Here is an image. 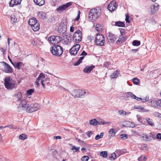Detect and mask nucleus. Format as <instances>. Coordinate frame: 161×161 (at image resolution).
Segmentation results:
<instances>
[{
	"instance_id": "20e7f679",
	"label": "nucleus",
	"mask_w": 161,
	"mask_h": 161,
	"mask_svg": "<svg viewBox=\"0 0 161 161\" xmlns=\"http://www.w3.org/2000/svg\"><path fill=\"white\" fill-rule=\"evenodd\" d=\"M40 108L39 105L36 103H33L29 105L27 108L26 112L29 113H32L39 109Z\"/></svg>"
},
{
	"instance_id": "c9c22d12",
	"label": "nucleus",
	"mask_w": 161,
	"mask_h": 161,
	"mask_svg": "<svg viewBox=\"0 0 161 161\" xmlns=\"http://www.w3.org/2000/svg\"><path fill=\"white\" fill-rule=\"evenodd\" d=\"M96 29L98 32H100L102 31V26L100 24H97L96 25Z\"/></svg>"
},
{
	"instance_id": "5701e85b",
	"label": "nucleus",
	"mask_w": 161,
	"mask_h": 161,
	"mask_svg": "<svg viewBox=\"0 0 161 161\" xmlns=\"http://www.w3.org/2000/svg\"><path fill=\"white\" fill-rule=\"evenodd\" d=\"M78 91L80 97H83L84 96L87 95L88 94V92H87L86 91L84 90H82L79 89Z\"/></svg>"
},
{
	"instance_id": "f704fd0d",
	"label": "nucleus",
	"mask_w": 161,
	"mask_h": 161,
	"mask_svg": "<svg viewBox=\"0 0 161 161\" xmlns=\"http://www.w3.org/2000/svg\"><path fill=\"white\" fill-rule=\"evenodd\" d=\"M126 95L127 97H130L132 98H135L136 97V96L133 94L132 92H128L126 93Z\"/></svg>"
},
{
	"instance_id": "69168bd1",
	"label": "nucleus",
	"mask_w": 161,
	"mask_h": 161,
	"mask_svg": "<svg viewBox=\"0 0 161 161\" xmlns=\"http://www.w3.org/2000/svg\"><path fill=\"white\" fill-rule=\"evenodd\" d=\"M87 55V53L85 51H83L80 54V56H85Z\"/></svg>"
},
{
	"instance_id": "f3484780",
	"label": "nucleus",
	"mask_w": 161,
	"mask_h": 161,
	"mask_svg": "<svg viewBox=\"0 0 161 161\" xmlns=\"http://www.w3.org/2000/svg\"><path fill=\"white\" fill-rule=\"evenodd\" d=\"M94 67L95 66L94 65L86 66L83 69V72L85 73H89Z\"/></svg>"
},
{
	"instance_id": "dca6fc26",
	"label": "nucleus",
	"mask_w": 161,
	"mask_h": 161,
	"mask_svg": "<svg viewBox=\"0 0 161 161\" xmlns=\"http://www.w3.org/2000/svg\"><path fill=\"white\" fill-rule=\"evenodd\" d=\"M58 31L60 34H63L67 30V27L65 25L63 24H60L58 27Z\"/></svg>"
},
{
	"instance_id": "c756f323",
	"label": "nucleus",
	"mask_w": 161,
	"mask_h": 161,
	"mask_svg": "<svg viewBox=\"0 0 161 161\" xmlns=\"http://www.w3.org/2000/svg\"><path fill=\"white\" fill-rule=\"evenodd\" d=\"M145 120L151 126H154V124L152 119L148 118H147L145 119Z\"/></svg>"
},
{
	"instance_id": "412c9836",
	"label": "nucleus",
	"mask_w": 161,
	"mask_h": 161,
	"mask_svg": "<svg viewBox=\"0 0 161 161\" xmlns=\"http://www.w3.org/2000/svg\"><path fill=\"white\" fill-rule=\"evenodd\" d=\"M37 23V20L34 17H33L32 18L30 19L28 22L29 24L31 25V27Z\"/></svg>"
},
{
	"instance_id": "6e6d98bb",
	"label": "nucleus",
	"mask_w": 161,
	"mask_h": 161,
	"mask_svg": "<svg viewBox=\"0 0 161 161\" xmlns=\"http://www.w3.org/2000/svg\"><path fill=\"white\" fill-rule=\"evenodd\" d=\"M120 137L122 138L125 139L127 138L128 135L126 134H121L120 135Z\"/></svg>"
},
{
	"instance_id": "423d86ee",
	"label": "nucleus",
	"mask_w": 161,
	"mask_h": 161,
	"mask_svg": "<svg viewBox=\"0 0 161 161\" xmlns=\"http://www.w3.org/2000/svg\"><path fill=\"white\" fill-rule=\"evenodd\" d=\"M100 14L99 12L96 9H92L89 12V17L93 20H95L97 18Z\"/></svg>"
},
{
	"instance_id": "9d476101",
	"label": "nucleus",
	"mask_w": 161,
	"mask_h": 161,
	"mask_svg": "<svg viewBox=\"0 0 161 161\" xmlns=\"http://www.w3.org/2000/svg\"><path fill=\"white\" fill-rule=\"evenodd\" d=\"M149 102L151 104V105L155 108L158 107H161V99L158 100H150Z\"/></svg>"
},
{
	"instance_id": "5fc2aeb1",
	"label": "nucleus",
	"mask_w": 161,
	"mask_h": 161,
	"mask_svg": "<svg viewBox=\"0 0 161 161\" xmlns=\"http://www.w3.org/2000/svg\"><path fill=\"white\" fill-rule=\"evenodd\" d=\"M148 97H146L143 98H139V100H141L143 102H145L148 100Z\"/></svg>"
},
{
	"instance_id": "473e14b6",
	"label": "nucleus",
	"mask_w": 161,
	"mask_h": 161,
	"mask_svg": "<svg viewBox=\"0 0 161 161\" xmlns=\"http://www.w3.org/2000/svg\"><path fill=\"white\" fill-rule=\"evenodd\" d=\"M114 25L119 27H124L125 26V24L121 21H118L114 22Z\"/></svg>"
},
{
	"instance_id": "4c0bfd02",
	"label": "nucleus",
	"mask_w": 161,
	"mask_h": 161,
	"mask_svg": "<svg viewBox=\"0 0 161 161\" xmlns=\"http://www.w3.org/2000/svg\"><path fill=\"white\" fill-rule=\"evenodd\" d=\"M139 148L142 150H145L147 148V146L146 144H142Z\"/></svg>"
},
{
	"instance_id": "8fccbe9b",
	"label": "nucleus",
	"mask_w": 161,
	"mask_h": 161,
	"mask_svg": "<svg viewBox=\"0 0 161 161\" xmlns=\"http://www.w3.org/2000/svg\"><path fill=\"white\" fill-rule=\"evenodd\" d=\"M19 138L20 139L24 140L26 139L27 137L25 134H22L19 136Z\"/></svg>"
},
{
	"instance_id": "bf43d9fd",
	"label": "nucleus",
	"mask_w": 161,
	"mask_h": 161,
	"mask_svg": "<svg viewBox=\"0 0 161 161\" xmlns=\"http://www.w3.org/2000/svg\"><path fill=\"white\" fill-rule=\"evenodd\" d=\"M154 115L156 116H158L159 117H160L161 116V114L158 112H155L154 113Z\"/></svg>"
},
{
	"instance_id": "7ed1b4c3",
	"label": "nucleus",
	"mask_w": 161,
	"mask_h": 161,
	"mask_svg": "<svg viewBox=\"0 0 161 161\" xmlns=\"http://www.w3.org/2000/svg\"><path fill=\"white\" fill-rule=\"evenodd\" d=\"M52 53L56 56H60L63 53V48L60 46L54 45L51 50Z\"/></svg>"
},
{
	"instance_id": "603ef678",
	"label": "nucleus",
	"mask_w": 161,
	"mask_h": 161,
	"mask_svg": "<svg viewBox=\"0 0 161 161\" xmlns=\"http://www.w3.org/2000/svg\"><path fill=\"white\" fill-rule=\"evenodd\" d=\"M89 159V157L87 156H85L81 158L82 161H88Z\"/></svg>"
},
{
	"instance_id": "774afa93",
	"label": "nucleus",
	"mask_w": 161,
	"mask_h": 161,
	"mask_svg": "<svg viewBox=\"0 0 161 161\" xmlns=\"http://www.w3.org/2000/svg\"><path fill=\"white\" fill-rule=\"evenodd\" d=\"M42 79V80H41V82L42 86H43V87L44 88L45 87V84L43 83V81H44V80H43V79Z\"/></svg>"
},
{
	"instance_id": "ddd939ff",
	"label": "nucleus",
	"mask_w": 161,
	"mask_h": 161,
	"mask_svg": "<svg viewBox=\"0 0 161 161\" xmlns=\"http://www.w3.org/2000/svg\"><path fill=\"white\" fill-rule=\"evenodd\" d=\"M29 104L26 101L25 99L21 100L20 103L19 104V108H21V110H27V108L28 107Z\"/></svg>"
},
{
	"instance_id": "6e6552de",
	"label": "nucleus",
	"mask_w": 161,
	"mask_h": 161,
	"mask_svg": "<svg viewBox=\"0 0 161 161\" xmlns=\"http://www.w3.org/2000/svg\"><path fill=\"white\" fill-rule=\"evenodd\" d=\"M159 6L158 4L155 3L151 5L149 7V11L152 14H154L158 10Z\"/></svg>"
},
{
	"instance_id": "c85d7f7f",
	"label": "nucleus",
	"mask_w": 161,
	"mask_h": 161,
	"mask_svg": "<svg viewBox=\"0 0 161 161\" xmlns=\"http://www.w3.org/2000/svg\"><path fill=\"white\" fill-rule=\"evenodd\" d=\"M32 29L34 31H38L40 29V25L38 23H37L36 24L33 25L31 27Z\"/></svg>"
},
{
	"instance_id": "f03ea898",
	"label": "nucleus",
	"mask_w": 161,
	"mask_h": 161,
	"mask_svg": "<svg viewBox=\"0 0 161 161\" xmlns=\"http://www.w3.org/2000/svg\"><path fill=\"white\" fill-rule=\"evenodd\" d=\"M105 42V38L103 35L98 33L96 34L95 40V44L96 45L98 46H104Z\"/></svg>"
},
{
	"instance_id": "58836bf2",
	"label": "nucleus",
	"mask_w": 161,
	"mask_h": 161,
	"mask_svg": "<svg viewBox=\"0 0 161 161\" xmlns=\"http://www.w3.org/2000/svg\"><path fill=\"white\" fill-rule=\"evenodd\" d=\"M132 45L134 46H138L140 45V42L138 40H134L132 42Z\"/></svg>"
},
{
	"instance_id": "338daca9",
	"label": "nucleus",
	"mask_w": 161,
	"mask_h": 161,
	"mask_svg": "<svg viewBox=\"0 0 161 161\" xmlns=\"http://www.w3.org/2000/svg\"><path fill=\"white\" fill-rule=\"evenodd\" d=\"M53 138L54 139H61V137L60 136H54Z\"/></svg>"
},
{
	"instance_id": "bb28decb",
	"label": "nucleus",
	"mask_w": 161,
	"mask_h": 161,
	"mask_svg": "<svg viewBox=\"0 0 161 161\" xmlns=\"http://www.w3.org/2000/svg\"><path fill=\"white\" fill-rule=\"evenodd\" d=\"M34 3L39 6H42L44 4V0H34Z\"/></svg>"
},
{
	"instance_id": "a211bd4d",
	"label": "nucleus",
	"mask_w": 161,
	"mask_h": 161,
	"mask_svg": "<svg viewBox=\"0 0 161 161\" xmlns=\"http://www.w3.org/2000/svg\"><path fill=\"white\" fill-rule=\"evenodd\" d=\"M21 0H11L9 3V5L11 7L20 4Z\"/></svg>"
},
{
	"instance_id": "3c124183",
	"label": "nucleus",
	"mask_w": 161,
	"mask_h": 161,
	"mask_svg": "<svg viewBox=\"0 0 161 161\" xmlns=\"http://www.w3.org/2000/svg\"><path fill=\"white\" fill-rule=\"evenodd\" d=\"M34 92V89H31L28 90L27 91V94L28 95H31L32 93Z\"/></svg>"
},
{
	"instance_id": "aec40b11",
	"label": "nucleus",
	"mask_w": 161,
	"mask_h": 161,
	"mask_svg": "<svg viewBox=\"0 0 161 161\" xmlns=\"http://www.w3.org/2000/svg\"><path fill=\"white\" fill-rule=\"evenodd\" d=\"M115 153L118 154V156H119L121 155L124 154L126 153H128V152L126 151V150L124 149H117L115 151Z\"/></svg>"
},
{
	"instance_id": "de8ad7c7",
	"label": "nucleus",
	"mask_w": 161,
	"mask_h": 161,
	"mask_svg": "<svg viewBox=\"0 0 161 161\" xmlns=\"http://www.w3.org/2000/svg\"><path fill=\"white\" fill-rule=\"evenodd\" d=\"M127 125L130 127H134L135 126V124L134 123L129 121L127 122Z\"/></svg>"
},
{
	"instance_id": "9b49d317",
	"label": "nucleus",
	"mask_w": 161,
	"mask_h": 161,
	"mask_svg": "<svg viewBox=\"0 0 161 161\" xmlns=\"http://www.w3.org/2000/svg\"><path fill=\"white\" fill-rule=\"evenodd\" d=\"M72 3V2H69L66 3L65 4L62 5L60 6L57 9V11L58 12L60 13L61 12L64 11L70 6Z\"/></svg>"
},
{
	"instance_id": "4d7b16f0",
	"label": "nucleus",
	"mask_w": 161,
	"mask_h": 161,
	"mask_svg": "<svg viewBox=\"0 0 161 161\" xmlns=\"http://www.w3.org/2000/svg\"><path fill=\"white\" fill-rule=\"evenodd\" d=\"M126 15V18L125 19V20L126 21L127 23H130V21L129 20V16L128 14H125Z\"/></svg>"
},
{
	"instance_id": "4468645a",
	"label": "nucleus",
	"mask_w": 161,
	"mask_h": 161,
	"mask_svg": "<svg viewBox=\"0 0 161 161\" xmlns=\"http://www.w3.org/2000/svg\"><path fill=\"white\" fill-rule=\"evenodd\" d=\"M107 35V38L108 42L112 43L114 42L116 39L114 35L110 32H108Z\"/></svg>"
},
{
	"instance_id": "f8f14e48",
	"label": "nucleus",
	"mask_w": 161,
	"mask_h": 161,
	"mask_svg": "<svg viewBox=\"0 0 161 161\" xmlns=\"http://www.w3.org/2000/svg\"><path fill=\"white\" fill-rule=\"evenodd\" d=\"M80 45L79 44H76L75 45L70 49L69 52L72 55H75L77 54L78 51L80 48Z\"/></svg>"
},
{
	"instance_id": "f257e3e1",
	"label": "nucleus",
	"mask_w": 161,
	"mask_h": 161,
	"mask_svg": "<svg viewBox=\"0 0 161 161\" xmlns=\"http://www.w3.org/2000/svg\"><path fill=\"white\" fill-rule=\"evenodd\" d=\"M16 82L9 76L6 77L4 79V85L5 88L8 90H12L15 88Z\"/></svg>"
},
{
	"instance_id": "7c9ffc66",
	"label": "nucleus",
	"mask_w": 161,
	"mask_h": 161,
	"mask_svg": "<svg viewBox=\"0 0 161 161\" xmlns=\"http://www.w3.org/2000/svg\"><path fill=\"white\" fill-rule=\"evenodd\" d=\"M97 125H105L106 124H110L111 123V122H106L104 120H97Z\"/></svg>"
},
{
	"instance_id": "13d9d810",
	"label": "nucleus",
	"mask_w": 161,
	"mask_h": 161,
	"mask_svg": "<svg viewBox=\"0 0 161 161\" xmlns=\"http://www.w3.org/2000/svg\"><path fill=\"white\" fill-rule=\"evenodd\" d=\"M119 113L120 115L123 114L124 115H126V112L124 111H121V110H119Z\"/></svg>"
},
{
	"instance_id": "72a5a7b5",
	"label": "nucleus",
	"mask_w": 161,
	"mask_h": 161,
	"mask_svg": "<svg viewBox=\"0 0 161 161\" xmlns=\"http://www.w3.org/2000/svg\"><path fill=\"white\" fill-rule=\"evenodd\" d=\"M84 56L80 57L78 61L75 62L74 65V66H77L79 65L81 63L82 60L84 59Z\"/></svg>"
},
{
	"instance_id": "1a4fd4ad",
	"label": "nucleus",
	"mask_w": 161,
	"mask_h": 161,
	"mask_svg": "<svg viewBox=\"0 0 161 161\" xmlns=\"http://www.w3.org/2000/svg\"><path fill=\"white\" fill-rule=\"evenodd\" d=\"M118 7V4L115 0H113L109 4L108 8L110 11H113L115 10Z\"/></svg>"
},
{
	"instance_id": "ea45409f",
	"label": "nucleus",
	"mask_w": 161,
	"mask_h": 161,
	"mask_svg": "<svg viewBox=\"0 0 161 161\" xmlns=\"http://www.w3.org/2000/svg\"><path fill=\"white\" fill-rule=\"evenodd\" d=\"M104 133L101 132L100 133V135H97L95 137V139L96 140H98L102 138L103 136Z\"/></svg>"
},
{
	"instance_id": "680f3d73",
	"label": "nucleus",
	"mask_w": 161,
	"mask_h": 161,
	"mask_svg": "<svg viewBox=\"0 0 161 161\" xmlns=\"http://www.w3.org/2000/svg\"><path fill=\"white\" fill-rule=\"evenodd\" d=\"M156 137L158 139H161V133H158Z\"/></svg>"
},
{
	"instance_id": "c03bdc74",
	"label": "nucleus",
	"mask_w": 161,
	"mask_h": 161,
	"mask_svg": "<svg viewBox=\"0 0 161 161\" xmlns=\"http://www.w3.org/2000/svg\"><path fill=\"white\" fill-rule=\"evenodd\" d=\"M110 159L111 160H115L116 158V153H114L111 154V156L110 157Z\"/></svg>"
},
{
	"instance_id": "b1692460",
	"label": "nucleus",
	"mask_w": 161,
	"mask_h": 161,
	"mask_svg": "<svg viewBox=\"0 0 161 161\" xmlns=\"http://www.w3.org/2000/svg\"><path fill=\"white\" fill-rule=\"evenodd\" d=\"M72 95L75 98H79L78 89H75L72 92Z\"/></svg>"
},
{
	"instance_id": "49530a36",
	"label": "nucleus",
	"mask_w": 161,
	"mask_h": 161,
	"mask_svg": "<svg viewBox=\"0 0 161 161\" xmlns=\"http://www.w3.org/2000/svg\"><path fill=\"white\" fill-rule=\"evenodd\" d=\"M119 73L117 71L114 72L112 75H111V76L113 78H116L119 75Z\"/></svg>"
},
{
	"instance_id": "e2e57ef3",
	"label": "nucleus",
	"mask_w": 161,
	"mask_h": 161,
	"mask_svg": "<svg viewBox=\"0 0 161 161\" xmlns=\"http://www.w3.org/2000/svg\"><path fill=\"white\" fill-rule=\"evenodd\" d=\"M0 50L1 52L2 53L3 55H4L6 52L5 50L3 48H0Z\"/></svg>"
},
{
	"instance_id": "37998d69",
	"label": "nucleus",
	"mask_w": 161,
	"mask_h": 161,
	"mask_svg": "<svg viewBox=\"0 0 161 161\" xmlns=\"http://www.w3.org/2000/svg\"><path fill=\"white\" fill-rule=\"evenodd\" d=\"M11 19L14 23H15L17 21V19L16 16L14 14L11 16Z\"/></svg>"
},
{
	"instance_id": "393cba45",
	"label": "nucleus",
	"mask_w": 161,
	"mask_h": 161,
	"mask_svg": "<svg viewBox=\"0 0 161 161\" xmlns=\"http://www.w3.org/2000/svg\"><path fill=\"white\" fill-rule=\"evenodd\" d=\"M12 64L15 68L19 69L21 68L20 66L23 64V63L22 62H20L17 63H12Z\"/></svg>"
},
{
	"instance_id": "4be33fe9",
	"label": "nucleus",
	"mask_w": 161,
	"mask_h": 161,
	"mask_svg": "<svg viewBox=\"0 0 161 161\" xmlns=\"http://www.w3.org/2000/svg\"><path fill=\"white\" fill-rule=\"evenodd\" d=\"M127 39L126 36H121L117 41L116 43L118 45H119L124 42Z\"/></svg>"
},
{
	"instance_id": "a18cd8bd",
	"label": "nucleus",
	"mask_w": 161,
	"mask_h": 161,
	"mask_svg": "<svg viewBox=\"0 0 161 161\" xmlns=\"http://www.w3.org/2000/svg\"><path fill=\"white\" fill-rule=\"evenodd\" d=\"M80 148V147H76L75 146H73L71 148V150H75V151H74V153H75L77 151H79Z\"/></svg>"
},
{
	"instance_id": "864d4df0",
	"label": "nucleus",
	"mask_w": 161,
	"mask_h": 161,
	"mask_svg": "<svg viewBox=\"0 0 161 161\" xmlns=\"http://www.w3.org/2000/svg\"><path fill=\"white\" fill-rule=\"evenodd\" d=\"M136 117L137 118V120L139 122L141 123L142 122V117H141V116L139 115H137Z\"/></svg>"
},
{
	"instance_id": "2f4dec72",
	"label": "nucleus",
	"mask_w": 161,
	"mask_h": 161,
	"mask_svg": "<svg viewBox=\"0 0 161 161\" xmlns=\"http://www.w3.org/2000/svg\"><path fill=\"white\" fill-rule=\"evenodd\" d=\"M38 15L40 18L44 19L46 17V14L43 12H39L38 13Z\"/></svg>"
},
{
	"instance_id": "a878e982",
	"label": "nucleus",
	"mask_w": 161,
	"mask_h": 161,
	"mask_svg": "<svg viewBox=\"0 0 161 161\" xmlns=\"http://www.w3.org/2000/svg\"><path fill=\"white\" fill-rule=\"evenodd\" d=\"M116 133L114 129H110L108 131V137L109 138L114 137Z\"/></svg>"
},
{
	"instance_id": "09e8293b",
	"label": "nucleus",
	"mask_w": 161,
	"mask_h": 161,
	"mask_svg": "<svg viewBox=\"0 0 161 161\" xmlns=\"http://www.w3.org/2000/svg\"><path fill=\"white\" fill-rule=\"evenodd\" d=\"M133 83L136 85H138L139 82V80L137 78H134L133 79Z\"/></svg>"
},
{
	"instance_id": "a19ab883",
	"label": "nucleus",
	"mask_w": 161,
	"mask_h": 161,
	"mask_svg": "<svg viewBox=\"0 0 161 161\" xmlns=\"http://www.w3.org/2000/svg\"><path fill=\"white\" fill-rule=\"evenodd\" d=\"M90 124L96 126L97 125V120L95 119H93L90 121Z\"/></svg>"
},
{
	"instance_id": "2eb2a0df",
	"label": "nucleus",
	"mask_w": 161,
	"mask_h": 161,
	"mask_svg": "<svg viewBox=\"0 0 161 161\" xmlns=\"http://www.w3.org/2000/svg\"><path fill=\"white\" fill-rule=\"evenodd\" d=\"M4 68L3 71L6 73H11L13 72V70L12 68L7 63L3 62Z\"/></svg>"
},
{
	"instance_id": "39448f33",
	"label": "nucleus",
	"mask_w": 161,
	"mask_h": 161,
	"mask_svg": "<svg viewBox=\"0 0 161 161\" xmlns=\"http://www.w3.org/2000/svg\"><path fill=\"white\" fill-rule=\"evenodd\" d=\"M82 36L81 32L79 30H77L73 35V40L75 42L78 43L81 41Z\"/></svg>"
},
{
	"instance_id": "e433bc0d",
	"label": "nucleus",
	"mask_w": 161,
	"mask_h": 161,
	"mask_svg": "<svg viewBox=\"0 0 161 161\" xmlns=\"http://www.w3.org/2000/svg\"><path fill=\"white\" fill-rule=\"evenodd\" d=\"M146 159L145 155H142L138 158V160L139 161H145Z\"/></svg>"
},
{
	"instance_id": "cd10ccee",
	"label": "nucleus",
	"mask_w": 161,
	"mask_h": 161,
	"mask_svg": "<svg viewBox=\"0 0 161 161\" xmlns=\"http://www.w3.org/2000/svg\"><path fill=\"white\" fill-rule=\"evenodd\" d=\"M16 100L18 101L21 100L22 98V94L20 92H18L15 94Z\"/></svg>"
},
{
	"instance_id": "052dcab7",
	"label": "nucleus",
	"mask_w": 161,
	"mask_h": 161,
	"mask_svg": "<svg viewBox=\"0 0 161 161\" xmlns=\"http://www.w3.org/2000/svg\"><path fill=\"white\" fill-rule=\"evenodd\" d=\"M87 136L89 137H90L91 136L92 134V132L91 131H89L87 132L86 133Z\"/></svg>"
},
{
	"instance_id": "6ab92c4d",
	"label": "nucleus",
	"mask_w": 161,
	"mask_h": 161,
	"mask_svg": "<svg viewBox=\"0 0 161 161\" xmlns=\"http://www.w3.org/2000/svg\"><path fill=\"white\" fill-rule=\"evenodd\" d=\"M45 76L42 73H41L38 76V77L37 78L36 81V84L37 87L39 86V82L41 81L42 79H45Z\"/></svg>"
},
{
	"instance_id": "0e129e2a",
	"label": "nucleus",
	"mask_w": 161,
	"mask_h": 161,
	"mask_svg": "<svg viewBox=\"0 0 161 161\" xmlns=\"http://www.w3.org/2000/svg\"><path fill=\"white\" fill-rule=\"evenodd\" d=\"M75 30V27L73 26H71L70 27V31L71 32H73Z\"/></svg>"
},
{
	"instance_id": "0eeeda50",
	"label": "nucleus",
	"mask_w": 161,
	"mask_h": 161,
	"mask_svg": "<svg viewBox=\"0 0 161 161\" xmlns=\"http://www.w3.org/2000/svg\"><path fill=\"white\" fill-rule=\"evenodd\" d=\"M48 41L51 43L55 45L61 41V39L58 36H53L49 37Z\"/></svg>"
},
{
	"instance_id": "79ce46f5",
	"label": "nucleus",
	"mask_w": 161,
	"mask_h": 161,
	"mask_svg": "<svg viewBox=\"0 0 161 161\" xmlns=\"http://www.w3.org/2000/svg\"><path fill=\"white\" fill-rule=\"evenodd\" d=\"M107 153L106 151H102L100 153V156L103 158H106L107 156Z\"/></svg>"
}]
</instances>
